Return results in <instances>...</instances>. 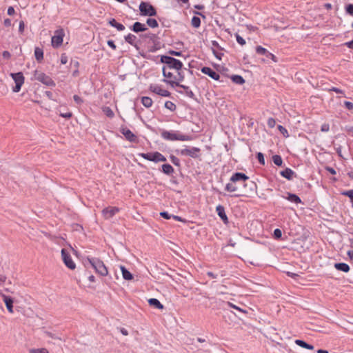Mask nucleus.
<instances>
[{
	"label": "nucleus",
	"mask_w": 353,
	"mask_h": 353,
	"mask_svg": "<svg viewBox=\"0 0 353 353\" xmlns=\"http://www.w3.org/2000/svg\"><path fill=\"white\" fill-rule=\"evenodd\" d=\"M163 81L174 88L175 86L181 87L183 89H188V87L180 84L184 80V74L182 70H167L162 68Z\"/></svg>",
	"instance_id": "f257e3e1"
},
{
	"label": "nucleus",
	"mask_w": 353,
	"mask_h": 353,
	"mask_svg": "<svg viewBox=\"0 0 353 353\" xmlns=\"http://www.w3.org/2000/svg\"><path fill=\"white\" fill-rule=\"evenodd\" d=\"M249 177L243 173L236 172L230 178V182L225 185V190L230 192H236L239 191V185L237 183L245 186V181Z\"/></svg>",
	"instance_id": "f03ea898"
},
{
	"label": "nucleus",
	"mask_w": 353,
	"mask_h": 353,
	"mask_svg": "<svg viewBox=\"0 0 353 353\" xmlns=\"http://www.w3.org/2000/svg\"><path fill=\"white\" fill-rule=\"evenodd\" d=\"M86 261L94 269L96 273L102 276H106L108 274V270L104 263L98 258L90 257L86 258Z\"/></svg>",
	"instance_id": "7ed1b4c3"
},
{
	"label": "nucleus",
	"mask_w": 353,
	"mask_h": 353,
	"mask_svg": "<svg viewBox=\"0 0 353 353\" xmlns=\"http://www.w3.org/2000/svg\"><path fill=\"white\" fill-rule=\"evenodd\" d=\"M161 61L165 64L163 67V68L167 69V70H182L183 68V63L176 59L173 57H168V56H162L161 58Z\"/></svg>",
	"instance_id": "20e7f679"
},
{
	"label": "nucleus",
	"mask_w": 353,
	"mask_h": 353,
	"mask_svg": "<svg viewBox=\"0 0 353 353\" xmlns=\"http://www.w3.org/2000/svg\"><path fill=\"white\" fill-rule=\"evenodd\" d=\"M161 137L169 141H191L192 138L191 136L183 134L178 132H172L164 130L161 132Z\"/></svg>",
	"instance_id": "39448f33"
},
{
	"label": "nucleus",
	"mask_w": 353,
	"mask_h": 353,
	"mask_svg": "<svg viewBox=\"0 0 353 353\" xmlns=\"http://www.w3.org/2000/svg\"><path fill=\"white\" fill-rule=\"evenodd\" d=\"M33 79L40 81L48 86H55V83L52 78L41 70H36L34 71Z\"/></svg>",
	"instance_id": "423d86ee"
},
{
	"label": "nucleus",
	"mask_w": 353,
	"mask_h": 353,
	"mask_svg": "<svg viewBox=\"0 0 353 353\" xmlns=\"http://www.w3.org/2000/svg\"><path fill=\"white\" fill-rule=\"evenodd\" d=\"M177 153L181 156L190 157L193 159H198L201 156V149L196 147H186L177 150Z\"/></svg>",
	"instance_id": "0eeeda50"
},
{
	"label": "nucleus",
	"mask_w": 353,
	"mask_h": 353,
	"mask_svg": "<svg viewBox=\"0 0 353 353\" xmlns=\"http://www.w3.org/2000/svg\"><path fill=\"white\" fill-rule=\"evenodd\" d=\"M139 156L141 157L144 159L155 163L166 161V158L159 152L140 153L139 154Z\"/></svg>",
	"instance_id": "6e6552de"
},
{
	"label": "nucleus",
	"mask_w": 353,
	"mask_h": 353,
	"mask_svg": "<svg viewBox=\"0 0 353 353\" xmlns=\"http://www.w3.org/2000/svg\"><path fill=\"white\" fill-rule=\"evenodd\" d=\"M139 10L142 16L154 17L157 14L154 7L148 2L142 1L139 5Z\"/></svg>",
	"instance_id": "1a4fd4ad"
},
{
	"label": "nucleus",
	"mask_w": 353,
	"mask_h": 353,
	"mask_svg": "<svg viewBox=\"0 0 353 353\" xmlns=\"http://www.w3.org/2000/svg\"><path fill=\"white\" fill-rule=\"evenodd\" d=\"M65 32L63 29L59 28L55 30L54 36L52 37L51 43L53 48H57L60 47L63 41Z\"/></svg>",
	"instance_id": "9d476101"
},
{
	"label": "nucleus",
	"mask_w": 353,
	"mask_h": 353,
	"mask_svg": "<svg viewBox=\"0 0 353 353\" xmlns=\"http://www.w3.org/2000/svg\"><path fill=\"white\" fill-rule=\"evenodd\" d=\"M61 259L65 265L70 270H74L76 268V264L72 260L70 252L67 249H62L61 251Z\"/></svg>",
	"instance_id": "9b49d317"
},
{
	"label": "nucleus",
	"mask_w": 353,
	"mask_h": 353,
	"mask_svg": "<svg viewBox=\"0 0 353 353\" xmlns=\"http://www.w3.org/2000/svg\"><path fill=\"white\" fill-rule=\"evenodd\" d=\"M10 76L15 83V86L13 87L12 91L14 92H19L21 88V86L24 83V76L21 72L17 73H11Z\"/></svg>",
	"instance_id": "f8f14e48"
},
{
	"label": "nucleus",
	"mask_w": 353,
	"mask_h": 353,
	"mask_svg": "<svg viewBox=\"0 0 353 353\" xmlns=\"http://www.w3.org/2000/svg\"><path fill=\"white\" fill-rule=\"evenodd\" d=\"M149 90L156 94L165 97H170L171 94L168 90L164 89L162 85L159 84H150Z\"/></svg>",
	"instance_id": "ddd939ff"
},
{
	"label": "nucleus",
	"mask_w": 353,
	"mask_h": 353,
	"mask_svg": "<svg viewBox=\"0 0 353 353\" xmlns=\"http://www.w3.org/2000/svg\"><path fill=\"white\" fill-rule=\"evenodd\" d=\"M120 211L119 208L114 206H108L107 208H105L101 213L103 215V217L105 219H109L114 216L117 213H118Z\"/></svg>",
	"instance_id": "4468645a"
},
{
	"label": "nucleus",
	"mask_w": 353,
	"mask_h": 353,
	"mask_svg": "<svg viewBox=\"0 0 353 353\" xmlns=\"http://www.w3.org/2000/svg\"><path fill=\"white\" fill-rule=\"evenodd\" d=\"M0 296L2 298L8 312L10 314H13L14 313V309H13L14 299H13V298H12L11 296H7L3 293H2Z\"/></svg>",
	"instance_id": "2eb2a0df"
},
{
	"label": "nucleus",
	"mask_w": 353,
	"mask_h": 353,
	"mask_svg": "<svg viewBox=\"0 0 353 353\" xmlns=\"http://www.w3.org/2000/svg\"><path fill=\"white\" fill-rule=\"evenodd\" d=\"M120 132L125 137V139L130 142H135L137 137L135 134L127 127H121Z\"/></svg>",
	"instance_id": "dca6fc26"
},
{
	"label": "nucleus",
	"mask_w": 353,
	"mask_h": 353,
	"mask_svg": "<svg viewBox=\"0 0 353 353\" xmlns=\"http://www.w3.org/2000/svg\"><path fill=\"white\" fill-rule=\"evenodd\" d=\"M201 71L214 80H219L220 78L219 74L210 67H203Z\"/></svg>",
	"instance_id": "f3484780"
},
{
	"label": "nucleus",
	"mask_w": 353,
	"mask_h": 353,
	"mask_svg": "<svg viewBox=\"0 0 353 353\" xmlns=\"http://www.w3.org/2000/svg\"><path fill=\"white\" fill-rule=\"evenodd\" d=\"M216 212L223 223L227 224L228 223V219L225 214L224 207L221 205H217L216 208Z\"/></svg>",
	"instance_id": "a211bd4d"
},
{
	"label": "nucleus",
	"mask_w": 353,
	"mask_h": 353,
	"mask_svg": "<svg viewBox=\"0 0 353 353\" xmlns=\"http://www.w3.org/2000/svg\"><path fill=\"white\" fill-rule=\"evenodd\" d=\"M147 27L145 24L140 22H135L132 28V30L135 32H143L147 30Z\"/></svg>",
	"instance_id": "6ab92c4d"
},
{
	"label": "nucleus",
	"mask_w": 353,
	"mask_h": 353,
	"mask_svg": "<svg viewBox=\"0 0 353 353\" xmlns=\"http://www.w3.org/2000/svg\"><path fill=\"white\" fill-rule=\"evenodd\" d=\"M287 195L288 196L284 198L285 199L288 200L289 201H290L292 203H296V204L301 203V199L296 194L288 192V193H287Z\"/></svg>",
	"instance_id": "aec40b11"
},
{
	"label": "nucleus",
	"mask_w": 353,
	"mask_h": 353,
	"mask_svg": "<svg viewBox=\"0 0 353 353\" xmlns=\"http://www.w3.org/2000/svg\"><path fill=\"white\" fill-rule=\"evenodd\" d=\"M334 268L339 271L348 272L350 270V266L345 263H338L334 264Z\"/></svg>",
	"instance_id": "412c9836"
},
{
	"label": "nucleus",
	"mask_w": 353,
	"mask_h": 353,
	"mask_svg": "<svg viewBox=\"0 0 353 353\" xmlns=\"http://www.w3.org/2000/svg\"><path fill=\"white\" fill-rule=\"evenodd\" d=\"M148 303L150 306L154 307L159 310H163L164 306L160 303V301L154 298L150 299L148 300Z\"/></svg>",
	"instance_id": "4be33fe9"
},
{
	"label": "nucleus",
	"mask_w": 353,
	"mask_h": 353,
	"mask_svg": "<svg viewBox=\"0 0 353 353\" xmlns=\"http://www.w3.org/2000/svg\"><path fill=\"white\" fill-rule=\"evenodd\" d=\"M280 174L283 177L288 180H291L292 179L294 172L290 168H286L284 170L281 171Z\"/></svg>",
	"instance_id": "5701e85b"
},
{
	"label": "nucleus",
	"mask_w": 353,
	"mask_h": 353,
	"mask_svg": "<svg viewBox=\"0 0 353 353\" xmlns=\"http://www.w3.org/2000/svg\"><path fill=\"white\" fill-rule=\"evenodd\" d=\"M125 40L130 45L137 46V38L135 35L132 34H128L127 36L125 37Z\"/></svg>",
	"instance_id": "b1692460"
},
{
	"label": "nucleus",
	"mask_w": 353,
	"mask_h": 353,
	"mask_svg": "<svg viewBox=\"0 0 353 353\" xmlns=\"http://www.w3.org/2000/svg\"><path fill=\"white\" fill-rule=\"evenodd\" d=\"M120 269L124 279L130 281L133 279L132 274L128 270H127L124 266L121 265Z\"/></svg>",
	"instance_id": "393cba45"
},
{
	"label": "nucleus",
	"mask_w": 353,
	"mask_h": 353,
	"mask_svg": "<svg viewBox=\"0 0 353 353\" xmlns=\"http://www.w3.org/2000/svg\"><path fill=\"white\" fill-rule=\"evenodd\" d=\"M109 24L111 26L116 28L119 31H123L125 30V26L121 23H117L114 19L110 20Z\"/></svg>",
	"instance_id": "a878e982"
},
{
	"label": "nucleus",
	"mask_w": 353,
	"mask_h": 353,
	"mask_svg": "<svg viewBox=\"0 0 353 353\" xmlns=\"http://www.w3.org/2000/svg\"><path fill=\"white\" fill-rule=\"evenodd\" d=\"M295 343L301 347H303V348H305L307 350H314L313 345L307 344V343H305V341H303L302 340L296 339L295 341Z\"/></svg>",
	"instance_id": "bb28decb"
},
{
	"label": "nucleus",
	"mask_w": 353,
	"mask_h": 353,
	"mask_svg": "<svg viewBox=\"0 0 353 353\" xmlns=\"http://www.w3.org/2000/svg\"><path fill=\"white\" fill-rule=\"evenodd\" d=\"M34 56H35V58L36 59L41 62L43 59V51L41 48H35L34 49Z\"/></svg>",
	"instance_id": "cd10ccee"
},
{
	"label": "nucleus",
	"mask_w": 353,
	"mask_h": 353,
	"mask_svg": "<svg viewBox=\"0 0 353 353\" xmlns=\"http://www.w3.org/2000/svg\"><path fill=\"white\" fill-rule=\"evenodd\" d=\"M141 103L145 108H150L153 104L152 99L149 97H143L141 98Z\"/></svg>",
	"instance_id": "c85d7f7f"
},
{
	"label": "nucleus",
	"mask_w": 353,
	"mask_h": 353,
	"mask_svg": "<svg viewBox=\"0 0 353 353\" xmlns=\"http://www.w3.org/2000/svg\"><path fill=\"white\" fill-rule=\"evenodd\" d=\"M174 171V168L170 164H163L162 165V172L165 174L170 175Z\"/></svg>",
	"instance_id": "c756f323"
},
{
	"label": "nucleus",
	"mask_w": 353,
	"mask_h": 353,
	"mask_svg": "<svg viewBox=\"0 0 353 353\" xmlns=\"http://www.w3.org/2000/svg\"><path fill=\"white\" fill-rule=\"evenodd\" d=\"M103 112L109 118H112L114 116V114L112 110L108 106H104L102 108Z\"/></svg>",
	"instance_id": "7c9ffc66"
},
{
	"label": "nucleus",
	"mask_w": 353,
	"mask_h": 353,
	"mask_svg": "<svg viewBox=\"0 0 353 353\" xmlns=\"http://www.w3.org/2000/svg\"><path fill=\"white\" fill-rule=\"evenodd\" d=\"M232 80L234 83L242 85L245 83L244 79L240 75H234L232 77Z\"/></svg>",
	"instance_id": "2f4dec72"
},
{
	"label": "nucleus",
	"mask_w": 353,
	"mask_h": 353,
	"mask_svg": "<svg viewBox=\"0 0 353 353\" xmlns=\"http://www.w3.org/2000/svg\"><path fill=\"white\" fill-rule=\"evenodd\" d=\"M191 24L194 28H199L201 25V19L199 17L194 16L191 20Z\"/></svg>",
	"instance_id": "473e14b6"
},
{
	"label": "nucleus",
	"mask_w": 353,
	"mask_h": 353,
	"mask_svg": "<svg viewBox=\"0 0 353 353\" xmlns=\"http://www.w3.org/2000/svg\"><path fill=\"white\" fill-rule=\"evenodd\" d=\"M146 23L148 24V26L152 28H157L159 26L157 21L152 18H148L146 21Z\"/></svg>",
	"instance_id": "72a5a7b5"
},
{
	"label": "nucleus",
	"mask_w": 353,
	"mask_h": 353,
	"mask_svg": "<svg viewBox=\"0 0 353 353\" xmlns=\"http://www.w3.org/2000/svg\"><path fill=\"white\" fill-rule=\"evenodd\" d=\"M272 161L274 163L278 166H281L283 163L282 158L279 155H274L272 157Z\"/></svg>",
	"instance_id": "f704fd0d"
},
{
	"label": "nucleus",
	"mask_w": 353,
	"mask_h": 353,
	"mask_svg": "<svg viewBox=\"0 0 353 353\" xmlns=\"http://www.w3.org/2000/svg\"><path fill=\"white\" fill-rule=\"evenodd\" d=\"M165 108L170 111H174L176 110V105L173 102L168 101L165 103Z\"/></svg>",
	"instance_id": "c9c22d12"
},
{
	"label": "nucleus",
	"mask_w": 353,
	"mask_h": 353,
	"mask_svg": "<svg viewBox=\"0 0 353 353\" xmlns=\"http://www.w3.org/2000/svg\"><path fill=\"white\" fill-rule=\"evenodd\" d=\"M30 353H49L46 348L30 349Z\"/></svg>",
	"instance_id": "e433bc0d"
},
{
	"label": "nucleus",
	"mask_w": 353,
	"mask_h": 353,
	"mask_svg": "<svg viewBox=\"0 0 353 353\" xmlns=\"http://www.w3.org/2000/svg\"><path fill=\"white\" fill-rule=\"evenodd\" d=\"M256 52L259 54H264L266 56L268 52V51L265 48L260 46H259L256 48Z\"/></svg>",
	"instance_id": "4c0bfd02"
},
{
	"label": "nucleus",
	"mask_w": 353,
	"mask_h": 353,
	"mask_svg": "<svg viewBox=\"0 0 353 353\" xmlns=\"http://www.w3.org/2000/svg\"><path fill=\"white\" fill-rule=\"evenodd\" d=\"M343 195L347 196L350 198V202L353 205V190H350L348 191H344L341 193Z\"/></svg>",
	"instance_id": "58836bf2"
},
{
	"label": "nucleus",
	"mask_w": 353,
	"mask_h": 353,
	"mask_svg": "<svg viewBox=\"0 0 353 353\" xmlns=\"http://www.w3.org/2000/svg\"><path fill=\"white\" fill-rule=\"evenodd\" d=\"M278 129L281 132V133H282L283 134V136L285 137H289L288 132V130H286L285 128H284L283 126L279 125H278Z\"/></svg>",
	"instance_id": "ea45409f"
},
{
	"label": "nucleus",
	"mask_w": 353,
	"mask_h": 353,
	"mask_svg": "<svg viewBox=\"0 0 353 353\" xmlns=\"http://www.w3.org/2000/svg\"><path fill=\"white\" fill-rule=\"evenodd\" d=\"M267 124H268L269 128H274V126L276 125V121L273 118H269L268 119Z\"/></svg>",
	"instance_id": "a19ab883"
},
{
	"label": "nucleus",
	"mask_w": 353,
	"mask_h": 353,
	"mask_svg": "<svg viewBox=\"0 0 353 353\" xmlns=\"http://www.w3.org/2000/svg\"><path fill=\"white\" fill-rule=\"evenodd\" d=\"M236 41L239 44H240L241 46H244L245 44V39L241 37L240 35H239L238 34H236Z\"/></svg>",
	"instance_id": "79ce46f5"
},
{
	"label": "nucleus",
	"mask_w": 353,
	"mask_h": 353,
	"mask_svg": "<svg viewBox=\"0 0 353 353\" xmlns=\"http://www.w3.org/2000/svg\"><path fill=\"white\" fill-rule=\"evenodd\" d=\"M257 159L258 161H259V163L262 165H264L265 164V159H264V156L263 154L261 153V152H259L257 154Z\"/></svg>",
	"instance_id": "37998d69"
},
{
	"label": "nucleus",
	"mask_w": 353,
	"mask_h": 353,
	"mask_svg": "<svg viewBox=\"0 0 353 353\" xmlns=\"http://www.w3.org/2000/svg\"><path fill=\"white\" fill-rule=\"evenodd\" d=\"M228 305L230 307H232V308H234V309H235V310H239V311H240V312H243V313H246V311H245V310H243V309L240 308L239 307H238V306H236V305H234L233 303H230V302H228Z\"/></svg>",
	"instance_id": "c03bdc74"
},
{
	"label": "nucleus",
	"mask_w": 353,
	"mask_h": 353,
	"mask_svg": "<svg viewBox=\"0 0 353 353\" xmlns=\"http://www.w3.org/2000/svg\"><path fill=\"white\" fill-rule=\"evenodd\" d=\"M321 130L323 132H327L330 130V125L328 123H323L321 127Z\"/></svg>",
	"instance_id": "a18cd8bd"
},
{
	"label": "nucleus",
	"mask_w": 353,
	"mask_h": 353,
	"mask_svg": "<svg viewBox=\"0 0 353 353\" xmlns=\"http://www.w3.org/2000/svg\"><path fill=\"white\" fill-rule=\"evenodd\" d=\"M274 236L276 239H279L282 236V232L280 229H275L274 231Z\"/></svg>",
	"instance_id": "49530a36"
},
{
	"label": "nucleus",
	"mask_w": 353,
	"mask_h": 353,
	"mask_svg": "<svg viewBox=\"0 0 353 353\" xmlns=\"http://www.w3.org/2000/svg\"><path fill=\"white\" fill-rule=\"evenodd\" d=\"M329 91H333V92H335L336 93L341 94L343 96H345L344 92L342 90L339 89V88H335V87H332V88H330Z\"/></svg>",
	"instance_id": "de8ad7c7"
},
{
	"label": "nucleus",
	"mask_w": 353,
	"mask_h": 353,
	"mask_svg": "<svg viewBox=\"0 0 353 353\" xmlns=\"http://www.w3.org/2000/svg\"><path fill=\"white\" fill-rule=\"evenodd\" d=\"M346 12L351 14V15H353V4H349L347 7H346Z\"/></svg>",
	"instance_id": "09e8293b"
},
{
	"label": "nucleus",
	"mask_w": 353,
	"mask_h": 353,
	"mask_svg": "<svg viewBox=\"0 0 353 353\" xmlns=\"http://www.w3.org/2000/svg\"><path fill=\"white\" fill-rule=\"evenodd\" d=\"M345 130L348 133V134L353 137V125L352 126H346Z\"/></svg>",
	"instance_id": "8fccbe9b"
},
{
	"label": "nucleus",
	"mask_w": 353,
	"mask_h": 353,
	"mask_svg": "<svg viewBox=\"0 0 353 353\" xmlns=\"http://www.w3.org/2000/svg\"><path fill=\"white\" fill-rule=\"evenodd\" d=\"M344 104L347 109H348L350 110H353V103L352 102L345 101Z\"/></svg>",
	"instance_id": "3c124183"
},
{
	"label": "nucleus",
	"mask_w": 353,
	"mask_h": 353,
	"mask_svg": "<svg viewBox=\"0 0 353 353\" xmlns=\"http://www.w3.org/2000/svg\"><path fill=\"white\" fill-rule=\"evenodd\" d=\"M73 99L74 100V101L78 103V104H81L83 103V100L81 99V98L80 97H79L78 95H74L73 97Z\"/></svg>",
	"instance_id": "603ef678"
},
{
	"label": "nucleus",
	"mask_w": 353,
	"mask_h": 353,
	"mask_svg": "<svg viewBox=\"0 0 353 353\" xmlns=\"http://www.w3.org/2000/svg\"><path fill=\"white\" fill-rule=\"evenodd\" d=\"M3 25L6 27H10L12 26V21L10 19H6L3 21Z\"/></svg>",
	"instance_id": "864d4df0"
},
{
	"label": "nucleus",
	"mask_w": 353,
	"mask_h": 353,
	"mask_svg": "<svg viewBox=\"0 0 353 353\" xmlns=\"http://www.w3.org/2000/svg\"><path fill=\"white\" fill-rule=\"evenodd\" d=\"M161 216L165 219H170L171 216L166 212H162L160 213Z\"/></svg>",
	"instance_id": "5fc2aeb1"
},
{
	"label": "nucleus",
	"mask_w": 353,
	"mask_h": 353,
	"mask_svg": "<svg viewBox=\"0 0 353 353\" xmlns=\"http://www.w3.org/2000/svg\"><path fill=\"white\" fill-rule=\"evenodd\" d=\"M7 12H8V14L10 15V16L14 15L15 14V10H14V8L12 7V6H10L8 8V11Z\"/></svg>",
	"instance_id": "6e6d98bb"
},
{
	"label": "nucleus",
	"mask_w": 353,
	"mask_h": 353,
	"mask_svg": "<svg viewBox=\"0 0 353 353\" xmlns=\"http://www.w3.org/2000/svg\"><path fill=\"white\" fill-rule=\"evenodd\" d=\"M7 280V276L4 274H0V285L4 283Z\"/></svg>",
	"instance_id": "4d7b16f0"
},
{
	"label": "nucleus",
	"mask_w": 353,
	"mask_h": 353,
	"mask_svg": "<svg viewBox=\"0 0 353 353\" xmlns=\"http://www.w3.org/2000/svg\"><path fill=\"white\" fill-rule=\"evenodd\" d=\"M108 45L113 50H116L117 47L112 40L108 41Z\"/></svg>",
	"instance_id": "13d9d810"
},
{
	"label": "nucleus",
	"mask_w": 353,
	"mask_h": 353,
	"mask_svg": "<svg viewBox=\"0 0 353 353\" xmlns=\"http://www.w3.org/2000/svg\"><path fill=\"white\" fill-rule=\"evenodd\" d=\"M170 159H171V161L174 164V165H179V159L174 157V156H171L170 157Z\"/></svg>",
	"instance_id": "bf43d9fd"
},
{
	"label": "nucleus",
	"mask_w": 353,
	"mask_h": 353,
	"mask_svg": "<svg viewBox=\"0 0 353 353\" xmlns=\"http://www.w3.org/2000/svg\"><path fill=\"white\" fill-rule=\"evenodd\" d=\"M24 28H25V24H24V22L23 21H21L19 23V30L20 32H23V30H24Z\"/></svg>",
	"instance_id": "052dcab7"
},
{
	"label": "nucleus",
	"mask_w": 353,
	"mask_h": 353,
	"mask_svg": "<svg viewBox=\"0 0 353 353\" xmlns=\"http://www.w3.org/2000/svg\"><path fill=\"white\" fill-rule=\"evenodd\" d=\"M325 169H326L327 171H328L332 174H336V170L334 168H331V167H327Z\"/></svg>",
	"instance_id": "680f3d73"
},
{
	"label": "nucleus",
	"mask_w": 353,
	"mask_h": 353,
	"mask_svg": "<svg viewBox=\"0 0 353 353\" xmlns=\"http://www.w3.org/2000/svg\"><path fill=\"white\" fill-rule=\"evenodd\" d=\"M2 55L6 59H9L10 57V53L8 51H4Z\"/></svg>",
	"instance_id": "e2e57ef3"
},
{
	"label": "nucleus",
	"mask_w": 353,
	"mask_h": 353,
	"mask_svg": "<svg viewBox=\"0 0 353 353\" xmlns=\"http://www.w3.org/2000/svg\"><path fill=\"white\" fill-rule=\"evenodd\" d=\"M169 53L171 55H174V56H180L181 54V52H177V51H174V50L170 51Z\"/></svg>",
	"instance_id": "0e129e2a"
},
{
	"label": "nucleus",
	"mask_w": 353,
	"mask_h": 353,
	"mask_svg": "<svg viewBox=\"0 0 353 353\" xmlns=\"http://www.w3.org/2000/svg\"><path fill=\"white\" fill-rule=\"evenodd\" d=\"M345 46H346L349 48H353V39L351 41L345 43Z\"/></svg>",
	"instance_id": "69168bd1"
},
{
	"label": "nucleus",
	"mask_w": 353,
	"mask_h": 353,
	"mask_svg": "<svg viewBox=\"0 0 353 353\" xmlns=\"http://www.w3.org/2000/svg\"><path fill=\"white\" fill-rule=\"evenodd\" d=\"M347 256H349V258H350L351 260H353V251H352V250H349V251L347 252Z\"/></svg>",
	"instance_id": "338daca9"
},
{
	"label": "nucleus",
	"mask_w": 353,
	"mask_h": 353,
	"mask_svg": "<svg viewBox=\"0 0 353 353\" xmlns=\"http://www.w3.org/2000/svg\"><path fill=\"white\" fill-rule=\"evenodd\" d=\"M68 61V59H67V57H61V63L62 64H65Z\"/></svg>",
	"instance_id": "774afa93"
}]
</instances>
